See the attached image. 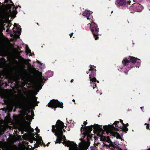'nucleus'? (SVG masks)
Instances as JSON below:
<instances>
[{"label": "nucleus", "instance_id": "obj_1", "mask_svg": "<svg viewBox=\"0 0 150 150\" xmlns=\"http://www.w3.org/2000/svg\"><path fill=\"white\" fill-rule=\"evenodd\" d=\"M119 121H115L112 125H105L103 126V128L106 131V132L108 134H110L114 137H116L117 139H120L121 137L120 134L117 132L114 131H118V128L122 129V131L125 133L128 131V129L125 125L118 126Z\"/></svg>", "mask_w": 150, "mask_h": 150}, {"label": "nucleus", "instance_id": "obj_2", "mask_svg": "<svg viewBox=\"0 0 150 150\" xmlns=\"http://www.w3.org/2000/svg\"><path fill=\"white\" fill-rule=\"evenodd\" d=\"M36 94H0V97L4 98V102H8L9 101L8 95H26V96H24L23 98V105L25 107H28L32 105V100L35 101H36L38 98L35 96Z\"/></svg>", "mask_w": 150, "mask_h": 150}, {"label": "nucleus", "instance_id": "obj_3", "mask_svg": "<svg viewBox=\"0 0 150 150\" xmlns=\"http://www.w3.org/2000/svg\"><path fill=\"white\" fill-rule=\"evenodd\" d=\"M64 123L60 120H57L56 125L52 126V131L55 133V134L57 137V138L55 142V144L60 143L63 139L62 135L63 132L62 129L64 126Z\"/></svg>", "mask_w": 150, "mask_h": 150}, {"label": "nucleus", "instance_id": "obj_4", "mask_svg": "<svg viewBox=\"0 0 150 150\" xmlns=\"http://www.w3.org/2000/svg\"><path fill=\"white\" fill-rule=\"evenodd\" d=\"M102 125L100 126L98 124H95L88 127H84L83 131L84 130L85 131V133H91V131L92 130V128L94 129V132H96L100 135H102L103 134L104 132H105L104 129L102 128Z\"/></svg>", "mask_w": 150, "mask_h": 150}, {"label": "nucleus", "instance_id": "obj_5", "mask_svg": "<svg viewBox=\"0 0 150 150\" xmlns=\"http://www.w3.org/2000/svg\"><path fill=\"white\" fill-rule=\"evenodd\" d=\"M44 80H45L44 77L40 76L38 79L35 85L34 86L33 88V94H37L40 90L42 88V86L43 85Z\"/></svg>", "mask_w": 150, "mask_h": 150}, {"label": "nucleus", "instance_id": "obj_6", "mask_svg": "<svg viewBox=\"0 0 150 150\" xmlns=\"http://www.w3.org/2000/svg\"><path fill=\"white\" fill-rule=\"evenodd\" d=\"M63 103H60L58 100L52 99L50 101L47 106L52 108H54V110H55V109L58 107L63 108Z\"/></svg>", "mask_w": 150, "mask_h": 150}, {"label": "nucleus", "instance_id": "obj_7", "mask_svg": "<svg viewBox=\"0 0 150 150\" xmlns=\"http://www.w3.org/2000/svg\"><path fill=\"white\" fill-rule=\"evenodd\" d=\"M88 24L90 25L91 30L95 40H97L98 38V35L99 31V28H98L97 25L93 22H92L91 23Z\"/></svg>", "mask_w": 150, "mask_h": 150}, {"label": "nucleus", "instance_id": "obj_8", "mask_svg": "<svg viewBox=\"0 0 150 150\" xmlns=\"http://www.w3.org/2000/svg\"><path fill=\"white\" fill-rule=\"evenodd\" d=\"M90 69H89V71H91V74L89 75V79H90V83L91 85H92V83H93L96 80V79L94 77L96 75L95 73L96 70L94 68L95 67H94L93 66L90 65Z\"/></svg>", "mask_w": 150, "mask_h": 150}, {"label": "nucleus", "instance_id": "obj_9", "mask_svg": "<svg viewBox=\"0 0 150 150\" xmlns=\"http://www.w3.org/2000/svg\"><path fill=\"white\" fill-rule=\"evenodd\" d=\"M63 139H64L63 142L62 143L64 144L65 146L69 147V149L71 147H75L77 146V145L74 142H71L69 140H66L65 136L62 135Z\"/></svg>", "mask_w": 150, "mask_h": 150}, {"label": "nucleus", "instance_id": "obj_10", "mask_svg": "<svg viewBox=\"0 0 150 150\" xmlns=\"http://www.w3.org/2000/svg\"><path fill=\"white\" fill-rule=\"evenodd\" d=\"M137 58H136L134 57H129L127 58H125L122 61V64L125 65H128L130 64L131 63V62L133 63H135L136 61V59Z\"/></svg>", "mask_w": 150, "mask_h": 150}, {"label": "nucleus", "instance_id": "obj_11", "mask_svg": "<svg viewBox=\"0 0 150 150\" xmlns=\"http://www.w3.org/2000/svg\"><path fill=\"white\" fill-rule=\"evenodd\" d=\"M130 2V1H127L126 0H117L116 1L115 4L117 6H120L129 4Z\"/></svg>", "mask_w": 150, "mask_h": 150}, {"label": "nucleus", "instance_id": "obj_12", "mask_svg": "<svg viewBox=\"0 0 150 150\" xmlns=\"http://www.w3.org/2000/svg\"><path fill=\"white\" fill-rule=\"evenodd\" d=\"M119 144V143L117 142H111L110 144H109V147H111L112 149H118L120 150H122V149L120 148V146H118Z\"/></svg>", "mask_w": 150, "mask_h": 150}, {"label": "nucleus", "instance_id": "obj_13", "mask_svg": "<svg viewBox=\"0 0 150 150\" xmlns=\"http://www.w3.org/2000/svg\"><path fill=\"white\" fill-rule=\"evenodd\" d=\"M132 6L134 7L135 10L137 12H140L143 9V7L138 4L134 3L133 4Z\"/></svg>", "mask_w": 150, "mask_h": 150}, {"label": "nucleus", "instance_id": "obj_14", "mask_svg": "<svg viewBox=\"0 0 150 150\" xmlns=\"http://www.w3.org/2000/svg\"><path fill=\"white\" fill-rule=\"evenodd\" d=\"M92 13V12L91 11L86 10L83 12V15L86 17H87V19L89 20L90 18L88 17H89L90 14Z\"/></svg>", "mask_w": 150, "mask_h": 150}, {"label": "nucleus", "instance_id": "obj_15", "mask_svg": "<svg viewBox=\"0 0 150 150\" xmlns=\"http://www.w3.org/2000/svg\"><path fill=\"white\" fill-rule=\"evenodd\" d=\"M14 26L16 27L17 28V30L15 31L13 30V31L16 33H18V34H20L21 33V28L20 25L17 24L16 23H15Z\"/></svg>", "mask_w": 150, "mask_h": 150}, {"label": "nucleus", "instance_id": "obj_16", "mask_svg": "<svg viewBox=\"0 0 150 150\" xmlns=\"http://www.w3.org/2000/svg\"><path fill=\"white\" fill-rule=\"evenodd\" d=\"M11 115L8 111L7 113V115L5 117L4 120L7 123L11 122Z\"/></svg>", "mask_w": 150, "mask_h": 150}, {"label": "nucleus", "instance_id": "obj_17", "mask_svg": "<svg viewBox=\"0 0 150 150\" xmlns=\"http://www.w3.org/2000/svg\"><path fill=\"white\" fill-rule=\"evenodd\" d=\"M18 58L22 65L24 64H26L27 60L25 59H24L21 56H19Z\"/></svg>", "mask_w": 150, "mask_h": 150}, {"label": "nucleus", "instance_id": "obj_18", "mask_svg": "<svg viewBox=\"0 0 150 150\" xmlns=\"http://www.w3.org/2000/svg\"><path fill=\"white\" fill-rule=\"evenodd\" d=\"M103 137V139L104 142H107L108 143H109V144L112 142V141L110 139L109 136H108L107 137H105V136Z\"/></svg>", "mask_w": 150, "mask_h": 150}, {"label": "nucleus", "instance_id": "obj_19", "mask_svg": "<svg viewBox=\"0 0 150 150\" xmlns=\"http://www.w3.org/2000/svg\"><path fill=\"white\" fill-rule=\"evenodd\" d=\"M91 134V133H85L84 136H87V139L88 141H89L92 137V135Z\"/></svg>", "mask_w": 150, "mask_h": 150}, {"label": "nucleus", "instance_id": "obj_20", "mask_svg": "<svg viewBox=\"0 0 150 150\" xmlns=\"http://www.w3.org/2000/svg\"><path fill=\"white\" fill-rule=\"evenodd\" d=\"M69 150H82L81 148H79L77 146L75 147H71L69 148Z\"/></svg>", "mask_w": 150, "mask_h": 150}, {"label": "nucleus", "instance_id": "obj_21", "mask_svg": "<svg viewBox=\"0 0 150 150\" xmlns=\"http://www.w3.org/2000/svg\"><path fill=\"white\" fill-rule=\"evenodd\" d=\"M41 141L42 142V138L41 137L39 136V139L37 141L36 143L40 146V145L41 144Z\"/></svg>", "mask_w": 150, "mask_h": 150}, {"label": "nucleus", "instance_id": "obj_22", "mask_svg": "<svg viewBox=\"0 0 150 150\" xmlns=\"http://www.w3.org/2000/svg\"><path fill=\"white\" fill-rule=\"evenodd\" d=\"M96 82H97L98 83H99V81L96 80V81H95V82L92 83V85H91V86L93 88V89H94L96 86Z\"/></svg>", "mask_w": 150, "mask_h": 150}, {"label": "nucleus", "instance_id": "obj_23", "mask_svg": "<svg viewBox=\"0 0 150 150\" xmlns=\"http://www.w3.org/2000/svg\"><path fill=\"white\" fill-rule=\"evenodd\" d=\"M47 76L49 77L52 76L53 75V73L52 71H49L47 73Z\"/></svg>", "mask_w": 150, "mask_h": 150}, {"label": "nucleus", "instance_id": "obj_24", "mask_svg": "<svg viewBox=\"0 0 150 150\" xmlns=\"http://www.w3.org/2000/svg\"><path fill=\"white\" fill-rule=\"evenodd\" d=\"M22 129L23 131H25L26 132H27L28 130V127L25 125H23L22 127Z\"/></svg>", "mask_w": 150, "mask_h": 150}, {"label": "nucleus", "instance_id": "obj_25", "mask_svg": "<svg viewBox=\"0 0 150 150\" xmlns=\"http://www.w3.org/2000/svg\"><path fill=\"white\" fill-rule=\"evenodd\" d=\"M25 50H26V52L27 53H31V50L29 49V48L28 45H27L26 46Z\"/></svg>", "mask_w": 150, "mask_h": 150}, {"label": "nucleus", "instance_id": "obj_26", "mask_svg": "<svg viewBox=\"0 0 150 150\" xmlns=\"http://www.w3.org/2000/svg\"><path fill=\"white\" fill-rule=\"evenodd\" d=\"M31 138H32V142H33V141H36V142L38 140L36 138H35L33 136L31 137Z\"/></svg>", "mask_w": 150, "mask_h": 150}, {"label": "nucleus", "instance_id": "obj_27", "mask_svg": "<svg viewBox=\"0 0 150 150\" xmlns=\"http://www.w3.org/2000/svg\"><path fill=\"white\" fill-rule=\"evenodd\" d=\"M145 125H146V129L150 130V129L149 128L150 125L149 124L147 123H145L144 124Z\"/></svg>", "mask_w": 150, "mask_h": 150}, {"label": "nucleus", "instance_id": "obj_28", "mask_svg": "<svg viewBox=\"0 0 150 150\" xmlns=\"http://www.w3.org/2000/svg\"><path fill=\"white\" fill-rule=\"evenodd\" d=\"M31 132H33L32 133L31 132V136H30V138H31V137H32L33 136L34 137V136H35V134H34V133H33L34 130H33V129Z\"/></svg>", "mask_w": 150, "mask_h": 150}, {"label": "nucleus", "instance_id": "obj_29", "mask_svg": "<svg viewBox=\"0 0 150 150\" xmlns=\"http://www.w3.org/2000/svg\"><path fill=\"white\" fill-rule=\"evenodd\" d=\"M1 82H0V94H6V93H3V92H2L1 91H3V90L1 89Z\"/></svg>", "mask_w": 150, "mask_h": 150}, {"label": "nucleus", "instance_id": "obj_30", "mask_svg": "<svg viewBox=\"0 0 150 150\" xmlns=\"http://www.w3.org/2000/svg\"><path fill=\"white\" fill-rule=\"evenodd\" d=\"M35 130L38 133H39L40 132V129L38 128V127H36V128L35 129Z\"/></svg>", "mask_w": 150, "mask_h": 150}, {"label": "nucleus", "instance_id": "obj_31", "mask_svg": "<svg viewBox=\"0 0 150 150\" xmlns=\"http://www.w3.org/2000/svg\"><path fill=\"white\" fill-rule=\"evenodd\" d=\"M90 148L91 150H96V148L94 146H91Z\"/></svg>", "mask_w": 150, "mask_h": 150}, {"label": "nucleus", "instance_id": "obj_32", "mask_svg": "<svg viewBox=\"0 0 150 150\" xmlns=\"http://www.w3.org/2000/svg\"><path fill=\"white\" fill-rule=\"evenodd\" d=\"M119 120L122 123L123 126L125 125V124L123 123V121L121 119H119Z\"/></svg>", "mask_w": 150, "mask_h": 150}, {"label": "nucleus", "instance_id": "obj_33", "mask_svg": "<svg viewBox=\"0 0 150 150\" xmlns=\"http://www.w3.org/2000/svg\"><path fill=\"white\" fill-rule=\"evenodd\" d=\"M34 147L35 148H37L38 147L40 146L39 145H38V144H37L36 143L34 144Z\"/></svg>", "mask_w": 150, "mask_h": 150}, {"label": "nucleus", "instance_id": "obj_34", "mask_svg": "<svg viewBox=\"0 0 150 150\" xmlns=\"http://www.w3.org/2000/svg\"><path fill=\"white\" fill-rule=\"evenodd\" d=\"M35 102L34 103L35 105V106H38V104L39 103V101H35Z\"/></svg>", "mask_w": 150, "mask_h": 150}, {"label": "nucleus", "instance_id": "obj_35", "mask_svg": "<svg viewBox=\"0 0 150 150\" xmlns=\"http://www.w3.org/2000/svg\"><path fill=\"white\" fill-rule=\"evenodd\" d=\"M31 114L32 116L33 117L34 116V112L33 110L32 111V112H31Z\"/></svg>", "mask_w": 150, "mask_h": 150}, {"label": "nucleus", "instance_id": "obj_36", "mask_svg": "<svg viewBox=\"0 0 150 150\" xmlns=\"http://www.w3.org/2000/svg\"><path fill=\"white\" fill-rule=\"evenodd\" d=\"M82 127H81V132L83 131V129H84V127H83V125H82Z\"/></svg>", "mask_w": 150, "mask_h": 150}, {"label": "nucleus", "instance_id": "obj_37", "mask_svg": "<svg viewBox=\"0 0 150 150\" xmlns=\"http://www.w3.org/2000/svg\"><path fill=\"white\" fill-rule=\"evenodd\" d=\"M42 144L45 147L46 146L45 144L43 142V141L42 140Z\"/></svg>", "mask_w": 150, "mask_h": 150}, {"label": "nucleus", "instance_id": "obj_38", "mask_svg": "<svg viewBox=\"0 0 150 150\" xmlns=\"http://www.w3.org/2000/svg\"><path fill=\"white\" fill-rule=\"evenodd\" d=\"M87 123V122L86 121H84L83 122V124L84 125H86Z\"/></svg>", "mask_w": 150, "mask_h": 150}, {"label": "nucleus", "instance_id": "obj_39", "mask_svg": "<svg viewBox=\"0 0 150 150\" xmlns=\"http://www.w3.org/2000/svg\"><path fill=\"white\" fill-rule=\"evenodd\" d=\"M129 126V124L128 123H127L126 124H125V126L126 127H127V126Z\"/></svg>", "mask_w": 150, "mask_h": 150}, {"label": "nucleus", "instance_id": "obj_40", "mask_svg": "<svg viewBox=\"0 0 150 150\" xmlns=\"http://www.w3.org/2000/svg\"><path fill=\"white\" fill-rule=\"evenodd\" d=\"M143 108H144V107H141V108H141V110H142V111H143V112H144V111H143Z\"/></svg>", "mask_w": 150, "mask_h": 150}, {"label": "nucleus", "instance_id": "obj_41", "mask_svg": "<svg viewBox=\"0 0 150 150\" xmlns=\"http://www.w3.org/2000/svg\"><path fill=\"white\" fill-rule=\"evenodd\" d=\"M30 142L31 143L33 142H32V138H30Z\"/></svg>", "mask_w": 150, "mask_h": 150}, {"label": "nucleus", "instance_id": "obj_42", "mask_svg": "<svg viewBox=\"0 0 150 150\" xmlns=\"http://www.w3.org/2000/svg\"><path fill=\"white\" fill-rule=\"evenodd\" d=\"M73 33H72L71 34H70V37H71V35H73Z\"/></svg>", "mask_w": 150, "mask_h": 150}, {"label": "nucleus", "instance_id": "obj_43", "mask_svg": "<svg viewBox=\"0 0 150 150\" xmlns=\"http://www.w3.org/2000/svg\"><path fill=\"white\" fill-rule=\"evenodd\" d=\"M28 113H29L30 112V110H28Z\"/></svg>", "mask_w": 150, "mask_h": 150}, {"label": "nucleus", "instance_id": "obj_44", "mask_svg": "<svg viewBox=\"0 0 150 150\" xmlns=\"http://www.w3.org/2000/svg\"><path fill=\"white\" fill-rule=\"evenodd\" d=\"M50 144V143L49 142L48 144H47V145H46V146H49V144Z\"/></svg>", "mask_w": 150, "mask_h": 150}, {"label": "nucleus", "instance_id": "obj_45", "mask_svg": "<svg viewBox=\"0 0 150 150\" xmlns=\"http://www.w3.org/2000/svg\"><path fill=\"white\" fill-rule=\"evenodd\" d=\"M72 101H73V102H74V103H75V100L74 99H73V100H72Z\"/></svg>", "mask_w": 150, "mask_h": 150}, {"label": "nucleus", "instance_id": "obj_46", "mask_svg": "<svg viewBox=\"0 0 150 150\" xmlns=\"http://www.w3.org/2000/svg\"><path fill=\"white\" fill-rule=\"evenodd\" d=\"M62 129H63V131H64V132H66V130H65L64 129V128Z\"/></svg>", "mask_w": 150, "mask_h": 150}, {"label": "nucleus", "instance_id": "obj_47", "mask_svg": "<svg viewBox=\"0 0 150 150\" xmlns=\"http://www.w3.org/2000/svg\"><path fill=\"white\" fill-rule=\"evenodd\" d=\"M88 70V71H87L86 72V73L87 74L89 73V71H89V70Z\"/></svg>", "mask_w": 150, "mask_h": 150}, {"label": "nucleus", "instance_id": "obj_48", "mask_svg": "<svg viewBox=\"0 0 150 150\" xmlns=\"http://www.w3.org/2000/svg\"><path fill=\"white\" fill-rule=\"evenodd\" d=\"M73 79H72V80H71V82H73Z\"/></svg>", "mask_w": 150, "mask_h": 150}, {"label": "nucleus", "instance_id": "obj_49", "mask_svg": "<svg viewBox=\"0 0 150 150\" xmlns=\"http://www.w3.org/2000/svg\"><path fill=\"white\" fill-rule=\"evenodd\" d=\"M139 66H140V65L139 64L138 65V66H137V67H139Z\"/></svg>", "mask_w": 150, "mask_h": 150}, {"label": "nucleus", "instance_id": "obj_50", "mask_svg": "<svg viewBox=\"0 0 150 150\" xmlns=\"http://www.w3.org/2000/svg\"><path fill=\"white\" fill-rule=\"evenodd\" d=\"M125 67H123V69H125Z\"/></svg>", "mask_w": 150, "mask_h": 150}, {"label": "nucleus", "instance_id": "obj_51", "mask_svg": "<svg viewBox=\"0 0 150 150\" xmlns=\"http://www.w3.org/2000/svg\"><path fill=\"white\" fill-rule=\"evenodd\" d=\"M104 144L105 145H106V146H108V145H107V144H105L104 143Z\"/></svg>", "mask_w": 150, "mask_h": 150}, {"label": "nucleus", "instance_id": "obj_52", "mask_svg": "<svg viewBox=\"0 0 150 150\" xmlns=\"http://www.w3.org/2000/svg\"><path fill=\"white\" fill-rule=\"evenodd\" d=\"M29 128H30V129H31V127L30 126L29 127Z\"/></svg>", "mask_w": 150, "mask_h": 150}, {"label": "nucleus", "instance_id": "obj_53", "mask_svg": "<svg viewBox=\"0 0 150 150\" xmlns=\"http://www.w3.org/2000/svg\"><path fill=\"white\" fill-rule=\"evenodd\" d=\"M80 139L81 140V141H82V139Z\"/></svg>", "mask_w": 150, "mask_h": 150}, {"label": "nucleus", "instance_id": "obj_54", "mask_svg": "<svg viewBox=\"0 0 150 150\" xmlns=\"http://www.w3.org/2000/svg\"><path fill=\"white\" fill-rule=\"evenodd\" d=\"M10 3H12V1L11 0H10Z\"/></svg>", "mask_w": 150, "mask_h": 150}, {"label": "nucleus", "instance_id": "obj_55", "mask_svg": "<svg viewBox=\"0 0 150 150\" xmlns=\"http://www.w3.org/2000/svg\"><path fill=\"white\" fill-rule=\"evenodd\" d=\"M137 62L138 63H140V62H139V61L138 62Z\"/></svg>", "mask_w": 150, "mask_h": 150}, {"label": "nucleus", "instance_id": "obj_56", "mask_svg": "<svg viewBox=\"0 0 150 150\" xmlns=\"http://www.w3.org/2000/svg\"><path fill=\"white\" fill-rule=\"evenodd\" d=\"M125 73L126 74H127V72H125Z\"/></svg>", "mask_w": 150, "mask_h": 150}, {"label": "nucleus", "instance_id": "obj_57", "mask_svg": "<svg viewBox=\"0 0 150 150\" xmlns=\"http://www.w3.org/2000/svg\"><path fill=\"white\" fill-rule=\"evenodd\" d=\"M149 121H150V118H149Z\"/></svg>", "mask_w": 150, "mask_h": 150}, {"label": "nucleus", "instance_id": "obj_58", "mask_svg": "<svg viewBox=\"0 0 150 150\" xmlns=\"http://www.w3.org/2000/svg\"><path fill=\"white\" fill-rule=\"evenodd\" d=\"M9 5L10 6H11L10 4H9Z\"/></svg>", "mask_w": 150, "mask_h": 150}, {"label": "nucleus", "instance_id": "obj_59", "mask_svg": "<svg viewBox=\"0 0 150 150\" xmlns=\"http://www.w3.org/2000/svg\"><path fill=\"white\" fill-rule=\"evenodd\" d=\"M37 24H38V23H37Z\"/></svg>", "mask_w": 150, "mask_h": 150}, {"label": "nucleus", "instance_id": "obj_60", "mask_svg": "<svg viewBox=\"0 0 150 150\" xmlns=\"http://www.w3.org/2000/svg\"><path fill=\"white\" fill-rule=\"evenodd\" d=\"M132 67H131V68H132Z\"/></svg>", "mask_w": 150, "mask_h": 150}, {"label": "nucleus", "instance_id": "obj_61", "mask_svg": "<svg viewBox=\"0 0 150 150\" xmlns=\"http://www.w3.org/2000/svg\"><path fill=\"white\" fill-rule=\"evenodd\" d=\"M112 12H111V13H112Z\"/></svg>", "mask_w": 150, "mask_h": 150}]
</instances>
